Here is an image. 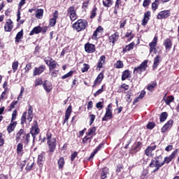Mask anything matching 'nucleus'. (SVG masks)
Segmentation results:
<instances>
[{
    "mask_svg": "<svg viewBox=\"0 0 179 179\" xmlns=\"http://www.w3.org/2000/svg\"><path fill=\"white\" fill-rule=\"evenodd\" d=\"M46 138L49 146V152L52 153V152L55 150V148H57V140L55 138H52V134H51V133H47Z\"/></svg>",
    "mask_w": 179,
    "mask_h": 179,
    "instance_id": "obj_2",
    "label": "nucleus"
},
{
    "mask_svg": "<svg viewBox=\"0 0 179 179\" xmlns=\"http://www.w3.org/2000/svg\"><path fill=\"white\" fill-rule=\"evenodd\" d=\"M72 75H73V71H69V73L63 76L62 77V79H66V78H70V76H72Z\"/></svg>",
    "mask_w": 179,
    "mask_h": 179,
    "instance_id": "obj_52",
    "label": "nucleus"
},
{
    "mask_svg": "<svg viewBox=\"0 0 179 179\" xmlns=\"http://www.w3.org/2000/svg\"><path fill=\"white\" fill-rule=\"evenodd\" d=\"M43 28L40 26L35 27L29 33V36H34V34H38L41 33Z\"/></svg>",
    "mask_w": 179,
    "mask_h": 179,
    "instance_id": "obj_19",
    "label": "nucleus"
},
{
    "mask_svg": "<svg viewBox=\"0 0 179 179\" xmlns=\"http://www.w3.org/2000/svg\"><path fill=\"white\" fill-rule=\"evenodd\" d=\"M103 78L104 75L103 74V73H99L94 82L93 87H94V86H96V85H97L98 83H101V80H103Z\"/></svg>",
    "mask_w": 179,
    "mask_h": 179,
    "instance_id": "obj_23",
    "label": "nucleus"
},
{
    "mask_svg": "<svg viewBox=\"0 0 179 179\" xmlns=\"http://www.w3.org/2000/svg\"><path fill=\"white\" fill-rule=\"evenodd\" d=\"M71 113H72V106H69L66 110L65 117H64L63 124H65V122H68V120H69V117H71Z\"/></svg>",
    "mask_w": 179,
    "mask_h": 179,
    "instance_id": "obj_12",
    "label": "nucleus"
},
{
    "mask_svg": "<svg viewBox=\"0 0 179 179\" xmlns=\"http://www.w3.org/2000/svg\"><path fill=\"white\" fill-rule=\"evenodd\" d=\"M27 115V113L24 112L21 118L22 125H23V124H24L26 121H27V122H31V120H33V108H31V106H29V108L27 118H26Z\"/></svg>",
    "mask_w": 179,
    "mask_h": 179,
    "instance_id": "obj_4",
    "label": "nucleus"
},
{
    "mask_svg": "<svg viewBox=\"0 0 179 179\" xmlns=\"http://www.w3.org/2000/svg\"><path fill=\"white\" fill-rule=\"evenodd\" d=\"M174 124V121H173V120H170L169 121H168L165 125L162 128V132L164 133L165 131H166L169 128H171V127H173V124Z\"/></svg>",
    "mask_w": 179,
    "mask_h": 179,
    "instance_id": "obj_15",
    "label": "nucleus"
},
{
    "mask_svg": "<svg viewBox=\"0 0 179 179\" xmlns=\"http://www.w3.org/2000/svg\"><path fill=\"white\" fill-rule=\"evenodd\" d=\"M24 92V87H21V91H20V95L18 96L17 97V100H20V99L22 98L23 96V93Z\"/></svg>",
    "mask_w": 179,
    "mask_h": 179,
    "instance_id": "obj_56",
    "label": "nucleus"
},
{
    "mask_svg": "<svg viewBox=\"0 0 179 179\" xmlns=\"http://www.w3.org/2000/svg\"><path fill=\"white\" fill-rule=\"evenodd\" d=\"M64 164H65V160L64 159V157H60L59 159L58 160L59 169H62Z\"/></svg>",
    "mask_w": 179,
    "mask_h": 179,
    "instance_id": "obj_36",
    "label": "nucleus"
},
{
    "mask_svg": "<svg viewBox=\"0 0 179 179\" xmlns=\"http://www.w3.org/2000/svg\"><path fill=\"white\" fill-rule=\"evenodd\" d=\"M30 69H31V63H28L24 68L25 73H29Z\"/></svg>",
    "mask_w": 179,
    "mask_h": 179,
    "instance_id": "obj_49",
    "label": "nucleus"
},
{
    "mask_svg": "<svg viewBox=\"0 0 179 179\" xmlns=\"http://www.w3.org/2000/svg\"><path fill=\"white\" fill-rule=\"evenodd\" d=\"M3 143H5V141L3 140L2 133H0V146H3Z\"/></svg>",
    "mask_w": 179,
    "mask_h": 179,
    "instance_id": "obj_60",
    "label": "nucleus"
},
{
    "mask_svg": "<svg viewBox=\"0 0 179 179\" xmlns=\"http://www.w3.org/2000/svg\"><path fill=\"white\" fill-rule=\"evenodd\" d=\"M96 15H97V8H95L92 10L90 18L94 19V17H96Z\"/></svg>",
    "mask_w": 179,
    "mask_h": 179,
    "instance_id": "obj_48",
    "label": "nucleus"
},
{
    "mask_svg": "<svg viewBox=\"0 0 179 179\" xmlns=\"http://www.w3.org/2000/svg\"><path fill=\"white\" fill-rule=\"evenodd\" d=\"M118 41V33H115L114 34L109 36V43H112L113 45L115 44V41Z\"/></svg>",
    "mask_w": 179,
    "mask_h": 179,
    "instance_id": "obj_21",
    "label": "nucleus"
},
{
    "mask_svg": "<svg viewBox=\"0 0 179 179\" xmlns=\"http://www.w3.org/2000/svg\"><path fill=\"white\" fill-rule=\"evenodd\" d=\"M43 86L45 92H47L48 93H50V92L52 90V85L48 80H45L43 84Z\"/></svg>",
    "mask_w": 179,
    "mask_h": 179,
    "instance_id": "obj_14",
    "label": "nucleus"
},
{
    "mask_svg": "<svg viewBox=\"0 0 179 179\" xmlns=\"http://www.w3.org/2000/svg\"><path fill=\"white\" fill-rule=\"evenodd\" d=\"M89 68L88 64H84V67L82 68L81 71L82 72H87V71H89Z\"/></svg>",
    "mask_w": 179,
    "mask_h": 179,
    "instance_id": "obj_58",
    "label": "nucleus"
},
{
    "mask_svg": "<svg viewBox=\"0 0 179 179\" xmlns=\"http://www.w3.org/2000/svg\"><path fill=\"white\" fill-rule=\"evenodd\" d=\"M134 45H135V43H131L128 45H126V47L123 49V52H125L126 51H131V50H134Z\"/></svg>",
    "mask_w": 179,
    "mask_h": 179,
    "instance_id": "obj_31",
    "label": "nucleus"
},
{
    "mask_svg": "<svg viewBox=\"0 0 179 179\" xmlns=\"http://www.w3.org/2000/svg\"><path fill=\"white\" fill-rule=\"evenodd\" d=\"M129 71L126 70L123 71L122 75V80H125V79H127V78H129Z\"/></svg>",
    "mask_w": 179,
    "mask_h": 179,
    "instance_id": "obj_33",
    "label": "nucleus"
},
{
    "mask_svg": "<svg viewBox=\"0 0 179 179\" xmlns=\"http://www.w3.org/2000/svg\"><path fill=\"white\" fill-rule=\"evenodd\" d=\"M101 93H103V87H101V89L98 90L94 94V97L99 96V94H101Z\"/></svg>",
    "mask_w": 179,
    "mask_h": 179,
    "instance_id": "obj_59",
    "label": "nucleus"
},
{
    "mask_svg": "<svg viewBox=\"0 0 179 179\" xmlns=\"http://www.w3.org/2000/svg\"><path fill=\"white\" fill-rule=\"evenodd\" d=\"M178 152V150L173 151V152L169 157L165 158L164 162L163 163H166L167 164H169V163H170V162H171L173 159L176 157V155H177Z\"/></svg>",
    "mask_w": 179,
    "mask_h": 179,
    "instance_id": "obj_18",
    "label": "nucleus"
},
{
    "mask_svg": "<svg viewBox=\"0 0 179 179\" xmlns=\"http://www.w3.org/2000/svg\"><path fill=\"white\" fill-rule=\"evenodd\" d=\"M160 61H162V57L159 55H157L154 59V65H153V69H156L157 66H159V64H160Z\"/></svg>",
    "mask_w": 179,
    "mask_h": 179,
    "instance_id": "obj_25",
    "label": "nucleus"
},
{
    "mask_svg": "<svg viewBox=\"0 0 179 179\" xmlns=\"http://www.w3.org/2000/svg\"><path fill=\"white\" fill-rule=\"evenodd\" d=\"M87 27V21L85 20H78L76 22L73 24V28L76 31H82Z\"/></svg>",
    "mask_w": 179,
    "mask_h": 179,
    "instance_id": "obj_3",
    "label": "nucleus"
},
{
    "mask_svg": "<svg viewBox=\"0 0 179 179\" xmlns=\"http://www.w3.org/2000/svg\"><path fill=\"white\" fill-rule=\"evenodd\" d=\"M148 129H153L155 128V122H149L147 124Z\"/></svg>",
    "mask_w": 179,
    "mask_h": 179,
    "instance_id": "obj_57",
    "label": "nucleus"
},
{
    "mask_svg": "<svg viewBox=\"0 0 179 179\" xmlns=\"http://www.w3.org/2000/svg\"><path fill=\"white\" fill-rule=\"evenodd\" d=\"M157 44V37L155 36L154 39L151 43H150V52H156V45Z\"/></svg>",
    "mask_w": 179,
    "mask_h": 179,
    "instance_id": "obj_11",
    "label": "nucleus"
},
{
    "mask_svg": "<svg viewBox=\"0 0 179 179\" xmlns=\"http://www.w3.org/2000/svg\"><path fill=\"white\" fill-rule=\"evenodd\" d=\"M40 132V129H38V127L37 125H34L31 127V134L34 139V135H37Z\"/></svg>",
    "mask_w": 179,
    "mask_h": 179,
    "instance_id": "obj_27",
    "label": "nucleus"
},
{
    "mask_svg": "<svg viewBox=\"0 0 179 179\" xmlns=\"http://www.w3.org/2000/svg\"><path fill=\"white\" fill-rule=\"evenodd\" d=\"M156 83H153L152 84H150V85L148 86L147 89L148 90H150V92H152L155 87H156Z\"/></svg>",
    "mask_w": 179,
    "mask_h": 179,
    "instance_id": "obj_51",
    "label": "nucleus"
},
{
    "mask_svg": "<svg viewBox=\"0 0 179 179\" xmlns=\"http://www.w3.org/2000/svg\"><path fill=\"white\" fill-rule=\"evenodd\" d=\"M73 13H76V10H75V7L70 6L67 10V15L69 16L73 15Z\"/></svg>",
    "mask_w": 179,
    "mask_h": 179,
    "instance_id": "obj_34",
    "label": "nucleus"
},
{
    "mask_svg": "<svg viewBox=\"0 0 179 179\" xmlns=\"http://www.w3.org/2000/svg\"><path fill=\"white\" fill-rule=\"evenodd\" d=\"M23 37V30H21L20 32H18L15 37V41L16 43L19 42V40Z\"/></svg>",
    "mask_w": 179,
    "mask_h": 179,
    "instance_id": "obj_40",
    "label": "nucleus"
},
{
    "mask_svg": "<svg viewBox=\"0 0 179 179\" xmlns=\"http://www.w3.org/2000/svg\"><path fill=\"white\" fill-rule=\"evenodd\" d=\"M17 114V111L16 110H14L12 113L11 122H13V121H15V120H16Z\"/></svg>",
    "mask_w": 179,
    "mask_h": 179,
    "instance_id": "obj_53",
    "label": "nucleus"
},
{
    "mask_svg": "<svg viewBox=\"0 0 179 179\" xmlns=\"http://www.w3.org/2000/svg\"><path fill=\"white\" fill-rule=\"evenodd\" d=\"M43 85V80L41 78H37L35 80V87H37V86H40Z\"/></svg>",
    "mask_w": 179,
    "mask_h": 179,
    "instance_id": "obj_47",
    "label": "nucleus"
},
{
    "mask_svg": "<svg viewBox=\"0 0 179 179\" xmlns=\"http://www.w3.org/2000/svg\"><path fill=\"white\" fill-rule=\"evenodd\" d=\"M101 31H103V27H101V26L98 27L93 34V37L96 38L97 37V34H99V33H101Z\"/></svg>",
    "mask_w": 179,
    "mask_h": 179,
    "instance_id": "obj_32",
    "label": "nucleus"
},
{
    "mask_svg": "<svg viewBox=\"0 0 179 179\" xmlns=\"http://www.w3.org/2000/svg\"><path fill=\"white\" fill-rule=\"evenodd\" d=\"M19 66V62H14L12 64V69L13 72H16L17 71V68Z\"/></svg>",
    "mask_w": 179,
    "mask_h": 179,
    "instance_id": "obj_42",
    "label": "nucleus"
},
{
    "mask_svg": "<svg viewBox=\"0 0 179 179\" xmlns=\"http://www.w3.org/2000/svg\"><path fill=\"white\" fill-rule=\"evenodd\" d=\"M16 104H17V101H13L10 104L8 111H12V110H13V108H15V106H16Z\"/></svg>",
    "mask_w": 179,
    "mask_h": 179,
    "instance_id": "obj_54",
    "label": "nucleus"
},
{
    "mask_svg": "<svg viewBox=\"0 0 179 179\" xmlns=\"http://www.w3.org/2000/svg\"><path fill=\"white\" fill-rule=\"evenodd\" d=\"M164 164V162L160 163L159 160H152L150 164V167L155 168L153 171V173H156V171H157V170H159L160 167H162V166Z\"/></svg>",
    "mask_w": 179,
    "mask_h": 179,
    "instance_id": "obj_8",
    "label": "nucleus"
},
{
    "mask_svg": "<svg viewBox=\"0 0 179 179\" xmlns=\"http://www.w3.org/2000/svg\"><path fill=\"white\" fill-rule=\"evenodd\" d=\"M103 5L105 6L106 8H110V6L113 5V0H103Z\"/></svg>",
    "mask_w": 179,
    "mask_h": 179,
    "instance_id": "obj_35",
    "label": "nucleus"
},
{
    "mask_svg": "<svg viewBox=\"0 0 179 179\" xmlns=\"http://www.w3.org/2000/svg\"><path fill=\"white\" fill-rule=\"evenodd\" d=\"M167 117H168L167 113L166 112L162 113L160 115V122H164V120H167Z\"/></svg>",
    "mask_w": 179,
    "mask_h": 179,
    "instance_id": "obj_37",
    "label": "nucleus"
},
{
    "mask_svg": "<svg viewBox=\"0 0 179 179\" xmlns=\"http://www.w3.org/2000/svg\"><path fill=\"white\" fill-rule=\"evenodd\" d=\"M150 3V0H144L143 6H144V8H146V6H148Z\"/></svg>",
    "mask_w": 179,
    "mask_h": 179,
    "instance_id": "obj_62",
    "label": "nucleus"
},
{
    "mask_svg": "<svg viewBox=\"0 0 179 179\" xmlns=\"http://www.w3.org/2000/svg\"><path fill=\"white\" fill-rule=\"evenodd\" d=\"M16 125H17V122H11V124H10L7 127V131L8 134H10L11 132H13V131H15Z\"/></svg>",
    "mask_w": 179,
    "mask_h": 179,
    "instance_id": "obj_20",
    "label": "nucleus"
},
{
    "mask_svg": "<svg viewBox=\"0 0 179 179\" xmlns=\"http://www.w3.org/2000/svg\"><path fill=\"white\" fill-rule=\"evenodd\" d=\"M107 174H108V168H107V167L103 168L102 170V172L101 173V178L102 179L107 178Z\"/></svg>",
    "mask_w": 179,
    "mask_h": 179,
    "instance_id": "obj_29",
    "label": "nucleus"
},
{
    "mask_svg": "<svg viewBox=\"0 0 179 179\" xmlns=\"http://www.w3.org/2000/svg\"><path fill=\"white\" fill-rule=\"evenodd\" d=\"M94 120H96V115H90V125H92V124L94 122Z\"/></svg>",
    "mask_w": 179,
    "mask_h": 179,
    "instance_id": "obj_61",
    "label": "nucleus"
},
{
    "mask_svg": "<svg viewBox=\"0 0 179 179\" xmlns=\"http://www.w3.org/2000/svg\"><path fill=\"white\" fill-rule=\"evenodd\" d=\"M96 108H103V103L98 102L96 105Z\"/></svg>",
    "mask_w": 179,
    "mask_h": 179,
    "instance_id": "obj_64",
    "label": "nucleus"
},
{
    "mask_svg": "<svg viewBox=\"0 0 179 179\" xmlns=\"http://www.w3.org/2000/svg\"><path fill=\"white\" fill-rule=\"evenodd\" d=\"M43 15H44V10L39 8L36 10L35 16L36 19H43Z\"/></svg>",
    "mask_w": 179,
    "mask_h": 179,
    "instance_id": "obj_24",
    "label": "nucleus"
},
{
    "mask_svg": "<svg viewBox=\"0 0 179 179\" xmlns=\"http://www.w3.org/2000/svg\"><path fill=\"white\" fill-rule=\"evenodd\" d=\"M169 16H170V11L164 10L159 12L157 17V19H166Z\"/></svg>",
    "mask_w": 179,
    "mask_h": 179,
    "instance_id": "obj_13",
    "label": "nucleus"
},
{
    "mask_svg": "<svg viewBox=\"0 0 179 179\" xmlns=\"http://www.w3.org/2000/svg\"><path fill=\"white\" fill-rule=\"evenodd\" d=\"M34 164V162L33 161H30L29 162H28L27 167H26V170H31V169H33V166Z\"/></svg>",
    "mask_w": 179,
    "mask_h": 179,
    "instance_id": "obj_45",
    "label": "nucleus"
},
{
    "mask_svg": "<svg viewBox=\"0 0 179 179\" xmlns=\"http://www.w3.org/2000/svg\"><path fill=\"white\" fill-rule=\"evenodd\" d=\"M145 94H146V92L141 91V92L140 95L138 96V97L136 98L135 103H136V101H138L139 99L142 100V99H143V97H145Z\"/></svg>",
    "mask_w": 179,
    "mask_h": 179,
    "instance_id": "obj_39",
    "label": "nucleus"
},
{
    "mask_svg": "<svg viewBox=\"0 0 179 179\" xmlns=\"http://www.w3.org/2000/svg\"><path fill=\"white\" fill-rule=\"evenodd\" d=\"M43 162H44V157L41 154L38 157V164L39 166H43Z\"/></svg>",
    "mask_w": 179,
    "mask_h": 179,
    "instance_id": "obj_41",
    "label": "nucleus"
},
{
    "mask_svg": "<svg viewBox=\"0 0 179 179\" xmlns=\"http://www.w3.org/2000/svg\"><path fill=\"white\" fill-rule=\"evenodd\" d=\"M96 134V127H92L88 130V132L87 134L88 136H90V135H94Z\"/></svg>",
    "mask_w": 179,
    "mask_h": 179,
    "instance_id": "obj_43",
    "label": "nucleus"
},
{
    "mask_svg": "<svg viewBox=\"0 0 179 179\" xmlns=\"http://www.w3.org/2000/svg\"><path fill=\"white\" fill-rule=\"evenodd\" d=\"M78 156V152H75L71 155V162H73L75 160V158Z\"/></svg>",
    "mask_w": 179,
    "mask_h": 179,
    "instance_id": "obj_63",
    "label": "nucleus"
},
{
    "mask_svg": "<svg viewBox=\"0 0 179 179\" xmlns=\"http://www.w3.org/2000/svg\"><path fill=\"white\" fill-rule=\"evenodd\" d=\"M44 71H45V66H41L39 67H35L33 71V76H38L41 75Z\"/></svg>",
    "mask_w": 179,
    "mask_h": 179,
    "instance_id": "obj_10",
    "label": "nucleus"
},
{
    "mask_svg": "<svg viewBox=\"0 0 179 179\" xmlns=\"http://www.w3.org/2000/svg\"><path fill=\"white\" fill-rule=\"evenodd\" d=\"M158 5H159V1L155 0V1L152 4V10H156V9H157Z\"/></svg>",
    "mask_w": 179,
    "mask_h": 179,
    "instance_id": "obj_50",
    "label": "nucleus"
},
{
    "mask_svg": "<svg viewBox=\"0 0 179 179\" xmlns=\"http://www.w3.org/2000/svg\"><path fill=\"white\" fill-rule=\"evenodd\" d=\"M30 134H26L23 129H21L16 134L15 141L17 142H22L24 143H29Z\"/></svg>",
    "mask_w": 179,
    "mask_h": 179,
    "instance_id": "obj_1",
    "label": "nucleus"
},
{
    "mask_svg": "<svg viewBox=\"0 0 179 179\" xmlns=\"http://www.w3.org/2000/svg\"><path fill=\"white\" fill-rule=\"evenodd\" d=\"M12 29H13L12 21L9 20L6 22V24L4 27L5 31H12Z\"/></svg>",
    "mask_w": 179,
    "mask_h": 179,
    "instance_id": "obj_26",
    "label": "nucleus"
},
{
    "mask_svg": "<svg viewBox=\"0 0 179 179\" xmlns=\"http://www.w3.org/2000/svg\"><path fill=\"white\" fill-rule=\"evenodd\" d=\"M148 60H145L139 66L135 67L134 69V73H142V72H145V71L148 69Z\"/></svg>",
    "mask_w": 179,
    "mask_h": 179,
    "instance_id": "obj_5",
    "label": "nucleus"
},
{
    "mask_svg": "<svg viewBox=\"0 0 179 179\" xmlns=\"http://www.w3.org/2000/svg\"><path fill=\"white\" fill-rule=\"evenodd\" d=\"M115 68H117V69L124 68V63H122L121 60H119L115 63Z\"/></svg>",
    "mask_w": 179,
    "mask_h": 179,
    "instance_id": "obj_44",
    "label": "nucleus"
},
{
    "mask_svg": "<svg viewBox=\"0 0 179 179\" xmlns=\"http://www.w3.org/2000/svg\"><path fill=\"white\" fill-rule=\"evenodd\" d=\"M150 17V11H148L147 13H144V17L142 20V26H146L148 24V22H149V19Z\"/></svg>",
    "mask_w": 179,
    "mask_h": 179,
    "instance_id": "obj_16",
    "label": "nucleus"
},
{
    "mask_svg": "<svg viewBox=\"0 0 179 179\" xmlns=\"http://www.w3.org/2000/svg\"><path fill=\"white\" fill-rule=\"evenodd\" d=\"M85 50L88 54H92V52L96 51V46L94 44L87 43L85 45Z\"/></svg>",
    "mask_w": 179,
    "mask_h": 179,
    "instance_id": "obj_9",
    "label": "nucleus"
},
{
    "mask_svg": "<svg viewBox=\"0 0 179 179\" xmlns=\"http://www.w3.org/2000/svg\"><path fill=\"white\" fill-rule=\"evenodd\" d=\"M69 16L71 22H75V20H76L78 19V15L76 14V13H74L73 14H71Z\"/></svg>",
    "mask_w": 179,
    "mask_h": 179,
    "instance_id": "obj_46",
    "label": "nucleus"
},
{
    "mask_svg": "<svg viewBox=\"0 0 179 179\" xmlns=\"http://www.w3.org/2000/svg\"><path fill=\"white\" fill-rule=\"evenodd\" d=\"M57 23V20L52 18L50 20V26H51V27H54V26H55Z\"/></svg>",
    "mask_w": 179,
    "mask_h": 179,
    "instance_id": "obj_55",
    "label": "nucleus"
},
{
    "mask_svg": "<svg viewBox=\"0 0 179 179\" xmlns=\"http://www.w3.org/2000/svg\"><path fill=\"white\" fill-rule=\"evenodd\" d=\"M111 108H113L111 104L108 105L105 115L102 118V121H107L108 120H111V118H113V112L111 111Z\"/></svg>",
    "mask_w": 179,
    "mask_h": 179,
    "instance_id": "obj_7",
    "label": "nucleus"
},
{
    "mask_svg": "<svg viewBox=\"0 0 179 179\" xmlns=\"http://www.w3.org/2000/svg\"><path fill=\"white\" fill-rule=\"evenodd\" d=\"M164 45H165L166 50L169 51V50H171L173 43H171V40H170V38H166L164 42Z\"/></svg>",
    "mask_w": 179,
    "mask_h": 179,
    "instance_id": "obj_22",
    "label": "nucleus"
},
{
    "mask_svg": "<svg viewBox=\"0 0 179 179\" xmlns=\"http://www.w3.org/2000/svg\"><path fill=\"white\" fill-rule=\"evenodd\" d=\"M45 62L49 66L50 71H52V69H55L58 66V63L55 60H52L51 57H45Z\"/></svg>",
    "mask_w": 179,
    "mask_h": 179,
    "instance_id": "obj_6",
    "label": "nucleus"
},
{
    "mask_svg": "<svg viewBox=\"0 0 179 179\" xmlns=\"http://www.w3.org/2000/svg\"><path fill=\"white\" fill-rule=\"evenodd\" d=\"M23 152V144L22 143H20L17 145V152L18 155H20Z\"/></svg>",
    "mask_w": 179,
    "mask_h": 179,
    "instance_id": "obj_38",
    "label": "nucleus"
},
{
    "mask_svg": "<svg viewBox=\"0 0 179 179\" xmlns=\"http://www.w3.org/2000/svg\"><path fill=\"white\" fill-rule=\"evenodd\" d=\"M164 100L167 106H170V104L174 101V96H169L166 97V99H164Z\"/></svg>",
    "mask_w": 179,
    "mask_h": 179,
    "instance_id": "obj_30",
    "label": "nucleus"
},
{
    "mask_svg": "<svg viewBox=\"0 0 179 179\" xmlns=\"http://www.w3.org/2000/svg\"><path fill=\"white\" fill-rule=\"evenodd\" d=\"M104 62H106V56L102 55V56H101V57L99 59V62L98 63L97 67L102 68L103 64H104Z\"/></svg>",
    "mask_w": 179,
    "mask_h": 179,
    "instance_id": "obj_28",
    "label": "nucleus"
},
{
    "mask_svg": "<svg viewBox=\"0 0 179 179\" xmlns=\"http://www.w3.org/2000/svg\"><path fill=\"white\" fill-rule=\"evenodd\" d=\"M156 148L157 146L155 145L148 146L145 150L146 156H152V152L153 150H156Z\"/></svg>",
    "mask_w": 179,
    "mask_h": 179,
    "instance_id": "obj_17",
    "label": "nucleus"
}]
</instances>
